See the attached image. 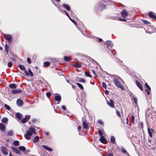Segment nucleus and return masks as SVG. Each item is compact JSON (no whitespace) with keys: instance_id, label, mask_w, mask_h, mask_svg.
<instances>
[{"instance_id":"f257e3e1","label":"nucleus","mask_w":156,"mask_h":156,"mask_svg":"<svg viewBox=\"0 0 156 156\" xmlns=\"http://www.w3.org/2000/svg\"><path fill=\"white\" fill-rule=\"evenodd\" d=\"M36 130L33 127H30L28 129V130L27 131L26 133L24 135L25 138L27 140L30 139L31 136L33 133H36Z\"/></svg>"},{"instance_id":"f03ea898","label":"nucleus","mask_w":156,"mask_h":156,"mask_svg":"<svg viewBox=\"0 0 156 156\" xmlns=\"http://www.w3.org/2000/svg\"><path fill=\"white\" fill-rule=\"evenodd\" d=\"M114 82L116 86L121 88L122 90H124V87L121 84L120 82L117 79H114Z\"/></svg>"},{"instance_id":"7ed1b4c3","label":"nucleus","mask_w":156,"mask_h":156,"mask_svg":"<svg viewBox=\"0 0 156 156\" xmlns=\"http://www.w3.org/2000/svg\"><path fill=\"white\" fill-rule=\"evenodd\" d=\"M82 122L84 129H87L89 128L88 122L86 120L83 119L82 120Z\"/></svg>"},{"instance_id":"20e7f679","label":"nucleus","mask_w":156,"mask_h":156,"mask_svg":"<svg viewBox=\"0 0 156 156\" xmlns=\"http://www.w3.org/2000/svg\"><path fill=\"white\" fill-rule=\"evenodd\" d=\"M4 37L5 39L8 41L9 42L11 43L12 42V36L11 35L4 34Z\"/></svg>"},{"instance_id":"39448f33","label":"nucleus","mask_w":156,"mask_h":156,"mask_svg":"<svg viewBox=\"0 0 156 156\" xmlns=\"http://www.w3.org/2000/svg\"><path fill=\"white\" fill-rule=\"evenodd\" d=\"M135 83L136 85L141 90L143 91L144 90V89L142 84L139 82L137 80H135Z\"/></svg>"},{"instance_id":"423d86ee","label":"nucleus","mask_w":156,"mask_h":156,"mask_svg":"<svg viewBox=\"0 0 156 156\" xmlns=\"http://www.w3.org/2000/svg\"><path fill=\"white\" fill-rule=\"evenodd\" d=\"M145 87L147 89H145V91L147 92V95H149L150 94V92L151 90V89L150 86L148 85L147 83H146L145 84Z\"/></svg>"},{"instance_id":"0eeeda50","label":"nucleus","mask_w":156,"mask_h":156,"mask_svg":"<svg viewBox=\"0 0 156 156\" xmlns=\"http://www.w3.org/2000/svg\"><path fill=\"white\" fill-rule=\"evenodd\" d=\"M30 118V115H26L25 116V118L21 120V122L23 123H25L28 120H29Z\"/></svg>"},{"instance_id":"6e6552de","label":"nucleus","mask_w":156,"mask_h":156,"mask_svg":"<svg viewBox=\"0 0 156 156\" xmlns=\"http://www.w3.org/2000/svg\"><path fill=\"white\" fill-rule=\"evenodd\" d=\"M54 99L57 102V104H59L61 100V97L59 94L55 96Z\"/></svg>"},{"instance_id":"1a4fd4ad","label":"nucleus","mask_w":156,"mask_h":156,"mask_svg":"<svg viewBox=\"0 0 156 156\" xmlns=\"http://www.w3.org/2000/svg\"><path fill=\"white\" fill-rule=\"evenodd\" d=\"M19 67L20 69L24 71V72L26 76H29V73L27 72V71L26 70V68L23 65H19Z\"/></svg>"},{"instance_id":"9d476101","label":"nucleus","mask_w":156,"mask_h":156,"mask_svg":"<svg viewBox=\"0 0 156 156\" xmlns=\"http://www.w3.org/2000/svg\"><path fill=\"white\" fill-rule=\"evenodd\" d=\"M98 8H99L100 11L105 9L106 8V5H103L101 4H99Z\"/></svg>"},{"instance_id":"9b49d317","label":"nucleus","mask_w":156,"mask_h":156,"mask_svg":"<svg viewBox=\"0 0 156 156\" xmlns=\"http://www.w3.org/2000/svg\"><path fill=\"white\" fill-rule=\"evenodd\" d=\"M121 14L122 17L125 18L128 15V13L125 9H123L121 12Z\"/></svg>"},{"instance_id":"f8f14e48","label":"nucleus","mask_w":156,"mask_h":156,"mask_svg":"<svg viewBox=\"0 0 156 156\" xmlns=\"http://www.w3.org/2000/svg\"><path fill=\"white\" fill-rule=\"evenodd\" d=\"M99 141L104 144H106L107 143V140L104 136H101Z\"/></svg>"},{"instance_id":"ddd939ff","label":"nucleus","mask_w":156,"mask_h":156,"mask_svg":"<svg viewBox=\"0 0 156 156\" xmlns=\"http://www.w3.org/2000/svg\"><path fill=\"white\" fill-rule=\"evenodd\" d=\"M148 15L150 17L156 20V14L152 12H150L148 13Z\"/></svg>"},{"instance_id":"4468645a","label":"nucleus","mask_w":156,"mask_h":156,"mask_svg":"<svg viewBox=\"0 0 156 156\" xmlns=\"http://www.w3.org/2000/svg\"><path fill=\"white\" fill-rule=\"evenodd\" d=\"M22 91L21 89H17L12 90L11 91V92L12 94H15L19 93H22Z\"/></svg>"},{"instance_id":"2eb2a0df","label":"nucleus","mask_w":156,"mask_h":156,"mask_svg":"<svg viewBox=\"0 0 156 156\" xmlns=\"http://www.w3.org/2000/svg\"><path fill=\"white\" fill-rule=\"evenodd\" d=\"M107 103L108 105L112 108H114L115 107L114 105V101L112 100H110V101H107Z\"/></svg>"},{"instance_id":"dca6fc26","label":"nucleus","mask_w":156,"mask_h":156,"mask_svg":"<svg viewBox=\"0 0 156 156\" xmlns=\"http://www.w3.org/2000/svg\"><path fill=\"white\" fill-rule=\"evenodd\" d=\"M106 45L108 49H111L113 46V44L110 41H108L106 42Z\"/></svg>"},{"instance_id":"f3484780","label":"nucleus","mask_w":156,"mask_h":156,"mask_svg":"<svg viewBox=\"0 0 156 156\" xmlns=\"http://www.w3.org/2000/svg\"><path fill=\"white\" fill-rule=\"evenodd\" d=\"M147 131L148 134L152 138L153 136V133H154V130L152 129H150L149 127H148Z\"/></svg>"},{"instance_id":"a211bd4d","label":"nucleus","mask_w":156,"mask_h":156,"mask_svg":"<svg viewBox=\"0 0 156 156\" xmlns=\"http://www.w3.org/2000/svg\"><path fill=\"white\" fill-rule=\"evenodd\" d=\"M16 104L18 106H21L23 105V102L22 100L18 99L16 101Z\"/></svg>"},{"instance_id":"6ab92c4d","label":"nucleus","mask_w":156,"mask_h":156,"mask_svg":"<svg viewBox=\"0 0 156 156\" xmlns=\"http://www.w3.org/2000/svg\"><path fill=\"white\" fill-rule=\"evenodd\" d=\"M16 117L19 120H21L23 117V115L20 113L17 112L15 114Z\"/></svg>"},{"instance_id":"aec40b11","label":"nucleus","mask_w":156,"mask_h":156,"mask_svg":"<svg viewBox=\"0 0 156 156\" xmlns=\"http://www.w3.org/2000/svg\"><path fill=\"white\" fill-rule=\"evenodd\" d=\"M1 150L2 152L5 155L7 154L8 153L6 151V150L5 149V147L4 146H2L1 148Z\"/></svg>"},{"instance_id":"412c9836","label":"nucleus","mask_w":156,"mask_h":156,"mask_svg":"<svg viewBox=\"0 0 156 156\" xmlns=\"http://www.w3.org/2000/svg\"><path fill=\"white\" fill-rule=\"evenodd\" d=\"M11 148L13 150V151L15 152L16 154H20V151L16 148L14 147H11Z\"/></svg>"},{"instance_id":"4be33fe9","label":"nucleus","mask_w":156,"mask_h":156,"mask_svg":"<svg viewBox=\"0 0 156 156\" xmlns=\"http://www.w3.org/2000/svg\"><path fill=\"white\" fill-rule=\"evenodd\" d=\"M62 6L64 7V8H66V9L67 10H70V7L69 5H68L67 4H63L62 5Z\"/></svg>"},{"instance_id":"5701e85b","label":"nucleus","mask_w":156,"mask_h":156,"mask_svg":"<svg viewBox=\"0 0 156 156\" xmlns=\"http://www.w3.org/2000/svg\"><path fill=\"white\" fill-rule=\"evenodd\" d=\"M9 86L11 89H15L17 87V86L15 83H11L9 84Z\"/></svg>"},{"instance_id":"b1692460","label":"nucleus","mask_w":156,"mask_h":156,"mask_svg":"<svg viewBox=\"0 0 156 156\" xmlns=\"http://www.w3.org/2000/svg\"><path fill=\"white\" fill-rule=\"evenodd\" d=\"M42 147L44 148L45 149L49 151H52V149L51 148H50L46 145H44L42 146Z\"/></svg>"},{"instance_id":"393cba45","label":"nucleus","mask_w":156,"mask_h":156,"mask_svg":"<svg viewBox=\"0 0 156 156\" xmlns=\"http://www.w3.org/2000/svg\"><path fill=\"white\" fill-rule=\"evenodd\" d=\"M51 63L50 62L46 61L43 63V65L45 67H48L50 66Z\"/></svg>"},{"instance_id":"a878e982","label":"nucleus","mask_w":156,"mask_h":156,"mask_svg":"<svg viewBox=\"0 0 156 156\" xmlns=\"http://www.w3.org/2000/svg\"><path fill=\"white\" fill-rule=\"evenodd\" d=\"M39 137L37 136L34 137L33 141L34 143H36L37 142L39 141Z\"/></svg>"},{"instance_id":"bb28decb","label":"nucleus","mask_w":156,"mask_h":156,"mask_svg":"<svg viewBox=\"0 0 156 156\" xmlns=\"http://www.w3.org/2000/svg\"><path fill=\"white\" fill-rule=\"evenodd\" d=\"M76 81L79 82L85 83V80L83 78H77Z\"/></svg>"},{"instance_id":"cd10ccee","label":"nucleus","mask_w":156,"mask_h":156,"mask_svg":"<svg viewBox=\"0 0 156 156\" xmlns=\"http://www.w3.org/2000/svg\"><path fill=\"white\" fill-rule=\"evenodd\" d=\"M0 129L2 131H4L5 129V127L3 123H0Z\"/></svg>"},{"instance_id":"c85d7f7f","label":"nucleus","mask_w":156,"mask_h":156,"mask_svg":"<svg viewBox=\"0 0 156 156\" xmlns=\"http://www.w3.org/2000/svg\"><path fill=\"white\" fill-rule=\"evenodd\" d=\"M138 126L140 128H141L142 130H143L144 128L143 123L141 122L140 123H138Z\"/></svg>"},{"instance_id":"c756f323","label":"nucleus","mask_w":156,"mask_h":156,"mask_svg":"<svg viewBox=\"0 0 156 156\" xmlns=\"http://www.w3.org/2000/svg\"><path fill=\"white\" fill-rule=\"evenodd\" d=\"M1 121L2 122L4 123H6L8 121V119L6 117L3 118L1 120Z\"/></svg>"},{"instance_id":"7c9ffc66","label":"nucleus","mask_w":156,"mask_h":156,"mask_svg":"<svg viewBox=\"0 0 156 156\" xmlns=\"http://www.w3.org/2000/svg\"><path fill=\"white\" fill-rule=\"evenodd\" d=\"M73 66L74 67L77 68H80L82 66L81 64L80 63H77L76 64L73 65Z\"/></svg>"},{"instance_id":"2f4dec72","label":"nucleus","mask_w":156,"mask_h":156,"mask_svg":"<svg viewBox=\"0 0 156 156\" xmlns=\"http://www.w3.org/2000/svg\"><path fill=\"white\" fill-rule=\"evenodd\" d=\"M19 148L20 151H26V148L24 146H20L19 147Z\"/></svg>"},{"instance_id":"473e14b6","label":"nucleus","mask_w":156,"mask_h":156,"mask_svg":"<svg viewBox=\"0 0 156 156\" xmlns=\"http://www.w3.org/2000/svg\"><path fill=\"white\" fill-rule=\"evenodd\" d=\"M111 142L114 144L115 142V138L113 136H111L110 138Z\"/></svg>"},{"instance_id":"72a5a7b5","label":"nucleus","mask_w":156,"mask_h":156,"mask_svg":"<svg viewBox=\"0 0 156 156\" xmlns=\"http://www.w3.org/2000/svg\"><path fill=\"white\" fill-rule=\"evenodd\" d=\"M35 69H36V71L38 73L40 74L41 73V71L37 66H35Z\"/></svg>"},{"instance_id":"f704fd0d","label":"nucleus","mask_w":156,"mask_h":156,"mask_svg":"<svg viewBox=\"0 0 156 156\" xmlns=\"http://www.w3.org/2000/svg\"><path fill=\"white\" fill-rule=\"evenodd\" d=\"M5 51L7 53H8V51H9V47L7 45V44H5Z\"/></svg>"},{"instance_id":"c9c22d12","label":"nucleus","mask_w":156,"mask_h":156,"mask_svg":"<svg viewBox=\"0 0 156 156\" xmlns=\"http://www.w3.org/2000/svg\"><path fill=\"white\" fill-rule=\"evenodd\" d=\"M64 59L65 61L67 62L71 60V59L69 57L66 56H65Z\"/></svg>"},{"instance_id":"e433bc0d","label":"nucleus","mask_w":156,"mask_h":156,"mask_svg":"<svg viewBox=\"0 0 156 156\" xmlns=\"http://www.w3.org/2000/svg\"><path fill=\"white\" fill-rule=\"evenodd\" d=\"M76 84L78 86L80 87L81 89L83 90V87L82 85L79 83H76Z\"/></svg>"},{"instance_id":"4c0bfd02","label":"nucleus","mask_w":156,"mask_h":156,"mask_svg":"<svg viewBox=\"0 0 156 156\" xmlns=\"http://www.w3.org/2000/svg\"><path fill=\"white\" fill-rule=\"evenodd\" d=\"M135 117L133 115H131V122L133 124L135 123Z\"/></svg>"},{"instance_id":"58836bf2","label":"nucleus","mask_w":156,"mask_h":156,"mask_svg":"<svg viewBox=\"0 0 156 156\" xmlns=\"http://www.w3.org/2000/svg\"><path fill=\"white\" fill-rule=\"evenodd\" d=\"M136 105L137 104V98L134 96L132 97Z\"/></svg>"},{"instance_id":"ea45409f","label":"nucleus","mask_w":156,"mask_h":156,"mask_svg":"<svg viewBox=\"0 0 156 156\" xmlns=\"http://www.w3.org/2000/svg\"><path fill=\"white\" fill-rule=\"evenodd\" d=\"M141 20L143 22V23L145 24H150V22H149L148 21L146 20H143V19H142Z\"/></svg>"},{"instance_id":"a19ab883","label":"nucleus","mask_w":156,"mask_h":156,"mask_svg":"<svg viewBox=\"0 0 156 156\" xmlns=\"http://www.w3.org/2000/svg\"><path fill=\"white\" fill-rule=\"evenodd\" d=\"M13 144L15 146H17L19 145V142L17 140H15L13 142Z\"/></svg>"},{"instance_id":"79ce46f5","label":"nucleus","mask_w":156,"mask_h":156,"mask_svg":"<svg viewBox=\"0 0 156 156\" xmlns=\"http://www.w3.org/2000/svg\"><path fill=\"white\" fill-rule=\"evenodd\" d=\"M4 107L6 108V109L8 110H10V107L8 105L5 104L4 105Z\"/></svg>"},{"instance_id":"37998d69","label":"nucleus","mask_w":156,"mask_h":156,"mask_svg":"<svg viewBox=\"0 0 156 156\" xmlns=\"http://www.w3.org/2000/svg\"><path fill=\"white\" fill-rule=\"evenodd\" d=\"M28 71L29 72V76L30 75L31 77H33L34 76L33 73L29 68L28 69Z\"/></svg>"},{"instance_id":"c03bdc74","label":"nucleus","mask_w":156,"mask_h":156,"mask_svg":"<svg viewBox=\"0 0 156 156\" xmlns=\"http://www.w3.org/2000/svg\"><path fill=\"white\" fill-rule=\"evenodd\" d=\"M85 75L87 77H90L91 78L92 77V76L89 74V73L87 72L86 71H85Z\"/></svg>"},{"instance_id":"a18cd8bd","label":"nucleus","mask_w":156,"mask_h":156,"mask_svg":"<svg viewBox=\"0 0 156 156\" xmlns=\"http://www.w3.org/2000/svg\"><path fill=\"white\" fill-rule=\"evenodd\" d=\"M148 142L149 143L151 144H154V142L152 140L149 138H148Z\"/></svg>"},{"instance_id":"49530a36","label":"nucleus","mask_w":156,"mask_h":156,"mask_svg":"<svg viewBox=\"0 0 156 156\" xmlns=\"http://www.w3.org/2000/svg\"><path fill=\"white\" fill-rule=\"evenodd\" d=\"M13 134V132L12 130L9 131L8 133V135L9 136H12Z\"/></svg>"},{"instance_id":"de8ad7c7","label":"nucleus","mask_w":156,"mask_h":156,"mask_svg":"<svg viewBox=\"0 0 156 156\" xmlns=\"http://www.w3.org/2000/svg\"><path fill=\"white\" fill-rule=\"evenodd\" d=\"M98 133L100 136H103V133H102L101 131V130H98Z\"/></svg>"},{"instance_id":"09e8293b","label":"nucleus","mask_w":156,"mask_h":156,"mask_svg":"<svg viewBox=\"0 0 156 156\" xmlns=\"http://www.w3.org/2000/svg\"><path fill=\"white\" fill-rule=\"evenodd\" d=\"M12 66V62H9L8 63V66L9 67H11Z\"/></svg>"},{"instance_id":"8fccbe9b","label":"nucleus","mask_w":156,"mask_h":156,"mask_svg":"<svg viewBox=\"0 0 156 156\" xmlns=\"http://www.w3.org/2000/svg\"><path fill=\"white\" fill-rule=\"evenodd\" d=\"M116 115H117L118 117H121V115L120 114L119 112L117 110H116Z\"/></svg>"},{"instance_id":"3c124183","label":"nucleus","mask_w":156,"mask_h":156,"mask_svg":"<svg viewBox=\"0 0 156 156\" xmlns=\"http://www.w3.org/2000/svg\"><path fill=\"white\" fill-rule=\"evenodd\" d=\"M46 96L48 98L51 95V93L50 92H48L46 94Z\"/></svg>"},{"instance_id":"603ef678","label":"nucleus","mask_w":156,"mask_h":156,"mask_svg":"<svg viewBox=\"0 0 156 156\" xmlns=\"http://www.w3.org/2000/svg\"><path fill=\"white\" fill-rule=\"evenodd\" d=\"M122 152L124 154H126L127 153V151L126 150L124 149L123 148H122Z\"/></svg>"},{"instance_id":"864d4df0","label":"nucleus","mask_w":156,"mask_h":156,"mask_svg":"<svg viewBox=\"0 0 156 156\" xmlns=\"http://www.w3.org/2000/svg\"><path fill=\"white\" fill-rule=\"evenodd\" d=\"M102 85L103 88L106 89V84L105 83L103 82L102 83Z\"/></svg>"},{"instance_id":"5fc2aeb1","label":"nucleus","mask_w":156,"mask_h":156,"mask_svg":"<svg viewBox=\"0 0 156 156\" xmlns=\"http://www.w3.org/2000/svg\"><path fill=\"white\" fill-rule=\"evenodd\" d=\"M27 61L28 62L29 64H30L31 63V59H30V58H27Z\"/></svg>"},{"instance_id":"6e6d98bb","label":"nucleus","mask_w":156,"mask_h":156,"mask_svg":"<svg viewBox=\"0 0 156 156\" xmlns=\"http://www.w3.org/2000/svg\"><path fill=\"white\" fill-rule=\"evenodd\" d=\"M62 109L64 111H66V107L65 105H62Z\"/></svg>"},{"instance_id":"4d7b16f0","label":"nucleus","mask_w":156,"mask_h":156,"mask_svg":"<svg viewBox=\"0 0 156 156\" xmlns=\"http://www.w3.org/2000/svg\"><path fill=\"white\" fill-rule=\"evenodd\" d=\"M63 11H64V12H65L66 14L68 17V18L69 19H70V18L69 16V14H68V13L65 10H64Z\"/></svg>"},{"instance_id":"13d9d810","label":"nucleus","mask_w":156,"mask_h":156,"mask_svg":"<svg viewBox=\"0 0 156 156\" xmlns=\"http://www.w3.org/2000/svg\"><path fill=\"white\" fill-rule=\"evenodd\" d=\"M107 156H113V155L112 153H108L107 155Z\"/></svg>"},{"instance_id":"bf43d9fd","label":"nucleus","mask_w":156,"mask_h":156,"mask_svg":"<svg viewBox=\"0 0 156 156\" xmlns=\"http://www.w3.org/2000/svg\"><path fill=\"white\" fill-rule=\"evenodd\" d=\"M70 20L72 21V22H73L75 24L77 25V23H76V22L74 20H73L71 19H70Z\"/></svg>"},{"instance_id":"052dcab7","label":"nucleus","mask_w":156,"mask_h":156,"mask_svg":"<svg viewBox=\"0 0 156 156\" xmlns=\"http://www.w3.org/2000/svg\"><path fill=\"white\" fill-rule=\"evenodd\" d=\"M98 123L99 124H101V125H103V123L101 121V120H98Z\"/></svg>"},{"instance_id":"680f3d73","label":"nucleus","mask_w":156,"mask_h":156,"mask_svg":"<svg viewBox=\"0 0 156 156\" xmlns=\"http://www.w3.org/2000/svg\"><path fill=\"white\" fill-rule=\"evenodd\" d=\"M119 20L121 21H126V20L125 19H122V18H120L119 19Z\"/></svg>"},{"instance_id":"e2e57ef3","label":"nucleus","mask_w":156,"mask_h":156,"mask_svg":"<svg viewBox=\"0 0 156 156\" xmlns=\"http://www.w3.org/2000/svg\"><path fill=\"white\" fill-rule=\"evenodd\" d=\"M81 129V126H79L78 127V132H80V131Z\"/></svg>"},{"instance_id":"0e129e2a","label":"nucleus","mask_w":156,"mask_h":156,"mask_svg":"<svg viewBox=\"0 0 156 156\" xmlns=\"http://www.w3.org/2000/svg\"><path fill=\"white\" fill-rule=\"evenodd\" d=\"M126 124H128V122H129V119H128V117L126 118Z\"/></svg>"},{"instance_id":"69168bd1","label":"nucleus","mask_w":156,"mask_h":156,"mask_svg":"<svg viewBox=\"0 0 156 156\" xmlns=\"http://www.w3.org/2000/svg\"><path fill=\"white\" fill-rule=\"evenodd\" d=\"M47 136H48L49 134V133L48 132H45L44 133Z\"/></svg>"},{"instance_id":"338daca9","label":"nucleus","mask_w":156,"mask_h":156,"mask_svg":"<svg viewBox=\"0 0 156 156\" xmlns=\"http://www.w3.org/2000/svg\"><path fill=\"white\" fill-rule=\"evenodd\" d=\"M32 122H36V120L35 119H33L32 120Z\"/></svg>"},{"instance_id":"774afa93","label":"nucleus","mask_w":156,"mask_h":156,"mask_svg":"<svg viewBox=\"0 0 156 156\" xmlns=\"http://www.w3.org/2000/svg\"><path fill=\"white\" fill-rule=\"evenodd\" d=\"M98 41H99V42H102V39L101 38H99L98 39Z\"/></svg>"}]
</instances>
